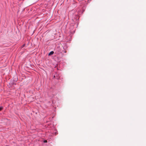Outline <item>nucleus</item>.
Masks as SVG:
<instances>
[{
	"label": "nucleus",
	"mask_w": 146,
	"mask_h": 146,
	"mask_svg": "<svg viewBox=\"0 0 146 146\" xmlns=\"http://www.w3.org/2000/svg\"><path fill=\"white\" fill-rule=\"evenodd\" d=\"M54 53V52L53 51H52L50 52V53L48 54V55H51L53 54Z\"/></svg>",
	"instance_id": "nucleus-1"
},
{
	"label": "nucleus",
	"mask_w": 146,
	"mask_h": 146,
	"mask_svg": "<svg viewBox=\"0 0 146 146\" xmlns=\"http://www.w3.org/2000/svg\"><path fill=\"white\" fill-rule=\"evenodd\" d=\"M3 108L2 107H0V111Z\"/></svg>",
	"instance_id": "nucleus-2"
},
{
	"label": "nucleus",
	"mask_w": 146,
	"mask_h": 146,
	"mask_svg": "<svg viewBox=\"0 0 146 146\" xmlns=\"http://www.w3.org/2000/svg\"><path fill=\"white\" fill-rule=\"evenodd\" d=\"M47 142V141L46 140H45V141H44V142L46 143V142Z\"/></svg>",
	"instance_id": "nucleus-3"
},
{
	"label": "nucleus",
	"mask_w": 146,
	"mask_h": 146,
	"mask_svg": "<svg viewBox=\"0 0 146 146\" xmlns=\"http://www.w3.org/2000/svg\"><path fill=\"white\" fill-rule=\"evenodd\" d=\"M65 52L66 53V51H65Z\"/></svg>",
	"instance_id": "nucleus-4"
},
{
	"label": "nucleus",
	"mask_w": 146,
	"mask_h": 146,
	"mask_svg": "<svg viewBox=\"0 0 146 146\" xmlns=\"http://www.w3.org/2000/svg\"><path fill=\"white\" fill-rule=\"evenodd\" d=\"M6 146H8V145H6Z\"/></svg>",
	"instance_id": "nucleus-5"
}]
</instances>
